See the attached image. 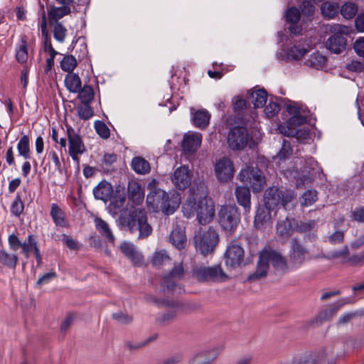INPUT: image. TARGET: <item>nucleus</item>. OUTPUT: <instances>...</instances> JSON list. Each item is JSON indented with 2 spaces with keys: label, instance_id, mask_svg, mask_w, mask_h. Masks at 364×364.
<instances>
[{
  "label": "nucleus",
  "instance_id": "obj_22",
  "mask_svg": "<svg viewBox=\"0 0 364 364\" xmlns=\"http://www.w3.org/2000/svg\"><path fill=\"white\" fill-rule=\"evenodd\" d=\"M235 194L238 204L243 207L245 213H250L251 210V194L249 188L238 186L235 189Z\"/></svg>",
  "mask_w": 364,
  "mask_h": 364
},
{
  "label": "nucleus",
  "instance_id": "obj_15",
  "mask_svg": "<svg viewBox=\"0 0 364 364\" xmlns=\"http://www.w3.org/2000/svg\"><path fill=\"white\" fill-rule=\"evenodd\" d=\"M191 171L186 166L177 168L171 176L172 182L181 190H183L191 185Z\"/></svg>",
  "mask_w": 364,
  "mask_h": 364
},
{
  "label": "nucleus",
  "instance_id": "obj_47",
  "mask_svg": "<svg viewBox=\"0 0 364 364\" xmlns=\"http://www.w3.org/2000/svg\"><path fill=\"white\" fill-rule=\"evenodd\" d=\"M210 352H202L195 355L190 364H209L215 359V355H210Z\"/></svg>",
  "mask_w": 364,
  "mask_h": 364
},
{
  "label": "nucleus",
  "instance_id": "obj_27",
  "mask_svg": "<svg viewBox=\"0 0 364 364\" xmlns=\"http://www.w3.org/2000/svg\"><path fill=\"white\" fill-rule=\"evenodd\" d=\"M348 301H345V299H342L339 300L337 303L332 305L331 307L323 309L321 311L316 318V320L317 322L323 323L324 321H329L336 312L345 304H347Z\"/></svg>",
  "mask_w": 364,
  "mask_h": 364
},
{
  "label": "nucleus",
  "instance_id": "obj_48",
  "mask_svg": "<svg viewBox=\"0 0 364 364\" xmlns=\"http://www.w3.org/2000/svg\"><path fill=\"white\" fill-rule=\"evenodd\" d=\"M306 122V117H304L300 114L293 115L287 122V127H283L281 128V132L284 131V130H288L289 127L296 129V127L297 126L304 124Z\"/></svg>",
  "mask_w": 364,
  "mask_h": 364
},
{
  "label": "nucleus",
  "instance_id": "obj_6",
  "mask_svg": "<svg viewBox=\"0 0 364 364\" xmlns=\"http://www.w3.org/2000/svg\"><path fill=\"white\" fill-rule=\"evenodd\" d=\"M345 27L341 25H334L331 28V35L326 41L327 49L333 53H343L347 46V41L344 33Z\"/></svg>",
  "mask_w": 364,
  "mask_h": 364
},
{
  "label": "nucleus",
  "instance_id": "obj_37",
  "mask_svg": "<svg viewBox=\"0 0 364 364\" xmlns=\"http://www.w3.org/2000/svg\"><path fill=\"white\" fill-rule=\"evenodd\" d=\"M326 58L318 52L311 54L306 61V64L311 68L321 70L324 68Z\"/></svg>",
  "mask_w": 364,
  "mask_h": 364
},
{
  "label": "nucleus",
  "instance_id": "obj_31",
  "mask_svg": "<svg viewBox=\"0 0 364 364\" xmlns=\"http://www.w3.org/2000/svg\"><path fill=\"white\" fill-rule=\"evenodd\" d=\"M110 203L107 206V210L112 216H115L118 214L119 211L124 206L126 196L124 193H116L109 200Z\"/></svg>",
  "mask_w": 364,
  "mask_h": 364
},
{
  "label": "nucleus",
  "instance_id": "obj_61",
  "mask_svg": "<svg viewBox=\"0 0 364 364\" xmlns=\"http://www.w3.org/2000/svg\"><path fill=\"white\" fill-rule=\"evenodd\" d=\"M177 316L176 310L171 309L167 312L163 314L159 318V321L162 324L168 323L172 321H173Z\"/></svg>",
  "mask_w": 364,
  "mask_h": 364
},
{
  "label": "nucleus",
  "instance_id": "obj_8",
  "mask_svg": "<svg viewBox=\"0 0 364 364\" xmlns=\"http://www.w3.org/2000/svg\"><path fill=\"white\" fill-rule=\"evenodd\" d=\"M196 210L197 219L200 225L209 223L215 216L214 203L207 197H203L198 200Z\"/></svg>",
  "mask_w": 364,
  "mask_h": 364
},
{
  "label": "nucleus",
  "instance_id": "obj_24",
  "mask_svg": "<svg viewBox=\"0 0 364 364\" xmlns=\"http://www.w3.org/2000/svg\"><path fill=\"white\" fill-rule=\"evenodd\" d=\"M128 197L133 203L139 205L144 198V193L141 185L135 181H132L128 184Z\"/></svg>",
  "mask_w": 364,
  "mask_h": 364
},
{
  "label": "nucleus",
  "instance_id": "obj_5",
  "mask_svg": "<svg viewBox=\"0 0 364 364\" xmlns=\"http://www.w3.org/2000/svg\"><path fill=\"white\" fill-rule=\"evenodd\" d=\"M193 277L200 282L223 280L226 275L220 265L213 267L196 266L192 270Z\"/></svg>",
  "mask_w": 364,
  "mask_h": 364
},
{
  "label": "nucleus",
  "instance_id": "obj_52",
  "mask_svg": "<svg viewBox=\"0 0 364 364\" xmlns=\"http://www.w3.org/2000/svg\"><path fill=\"white\" fill-rule=\"evenodd\" d=\"M156 339V336H151L145 340L143 341H129L125 343V346L129 349L130 350H137L142 348H144L145 346H146L148 343L151 342L152 341Z\"/></svg>",
  "mask_w": 364,
  "mask_h": 364
},
{
  "label": "nucleus",
  "instance_id": "obj_42",
  "mask_svg": "<svg viewBox=\"0 0 364 364\" xmlns=\"http://www.w3.org/2000/svg\"><path fill=\"white\" fill-rule=\"evenodd\" d=\"M18 262L16 255H10L5 250H0V263L11 269H15Z\"/></svg>",
  "mask_w": 364,
  "mask_h": 364
},
{
  "label": "nucleus",
  "instance_id": "obj_41",
  "mask_svg": "<svg viewBox=\"0 0 364 364\" xmlns=\"http://www.w3.org/2000/svg\"><path fill=\"white\" fill-rule=\"evenodd\" d=\"M321 9L325 17L332 18L338 13L339 6L337 3L326 1L323 3Z\"/></svg>",
  "mask_w": 364,
  "mask_h": 364
},
{
  "label": "nucleus",
  "instance_id": "obj_16",
  "mask_svg": "<svg viewBox=\"0 0 364 364\" xmlns=\"http://www.w3.org/2000/svg\"><path fill=\"white\" fill-rule=\"evenodd\" d=\"M269 263L267 255L264 249L259 252L255 272L250 274L248 276L247 279L249 281H252L266 277L269 269Z\"/></svg>",
  "mask_w": 364,
  "mask_h": 364
},
{
  "label": "nucleus",
  "instance_id": "obj_10",
  "mask_svg": "<svg viewBox=\"0 0 364 364\" xmlns=\"http://www.w3.org/2000/svg\"><path fill=\"white\" fill-rule=\"evenodd\" d=\"M309 250L303 246L296 238H292L290 241L289 264L290 268L297 269L305 262L306 256Z\"/></svg>",
  "mask_w": 364,
  "mask_h": 364
},
{
  "label": "nucleus",
  "instance_id": "obj_32",
  "mask_svg": "<svg viewBox=\"0 0 364 364\" xmlns=\"http://www.w3.org/2000/svg\"><path fill=\"white\" fill-rule=\"evenodd\" d=\"M50 216L57 226H68L65 212L56 203L51 204Z\"/></svg>",
  "mask_w": 364,
  "mask_h": 364
},
{
  "label": "nucleus",
  "instance_id": "obj_38",
  "mask_svg": "<svg viewBox=\"0 0 364 364\" xmlns=\"http://www.w3.org/2000/svg\"><path fill=\"white\" fill-rule=\"evenodd\" d=\"M252 103L255 108L262 107L267 100V92L264 89L255 90L250 93Z\"/></svg>",
  "mask_w": 364,
  "mask_h": 364
},
{
  "label": "nucleus",
  "instance_id": "obj_44",
  "mask_svg": "<svg viewBox=\"0 0 364 364\" xmlns=\"http://www.w3.org/2000/svg\"><path fill=\"white\" fill-rule=\"evenodd\" d=\"M341 15L346 19L353 18L358 12V6L353 2H346L340 9Z\"/></svg>",
  "mask_w": 364,
  "mask_h": 364
},
{
  "label": "nucleus",
  "instance_id": "obj_12",
  "mask_svg": "<svg viewBox=\"0 0 364 364\" xmlns=\"http://www.w3.org/2000/svg\"><path fill=\"white\" fill-rule=\"evenodd\" d=\"M219 240L218 233L212 229L203 232V234L197 240H196V248L203 255L211 253Z\"/></svg>",
  "mask_w": 364,
  "mask_h": 364
},
{
  "label": "nucleus",
  "instance_id": "obj_46",
  "mask_svg": "<svg viewBox=\"0 0 364 364\" xmlns=\"http://www.w3.org/2000/svg\"><path fill=\"white\" fill-rule=\"evenodd\" d=\"M77 63L76 58L72 55H67L63 57L60 61L61 69L68 73H73L77 67Z\"/></svg>",
  "mask_w": 364,
  "mask_h": 364
},
{
  "label": "nucleus",
  "instance_id": "obj_39",
  "mask_svg": "<svg viewBox=\"0 0 364 364\" xmlns=\"http://www.w3.org/2000/svg\"><path fill=\"white\" fill-rule=\"evenodd\" d=\"M52 27L54 38L59 43H63L67 36V29L60 22L49 23Z\"/></svg>",
  "mask_w": 364,
  "mask_h": 364
},
{
  "label": "nucleus",
  "instance_id": "obj_25",
  "mask_svg": "<svg viewBox=\"0 0 364 364\" xmlns=\"http://www.w3.org/2000/svg\"><path fill=\"white\" fill-rule=\"evenodd\" d=\"M272 208L267 207L264 204L263 206H259L256 212L255 217V226L256 228H262L265 224H267L271 220V211Z\"/></svg>",
  "mask_w": 364,
  "mask_h": 364
},
{
  "label": "nucleus",
  "instance_id": "obj_60",
  "mask_svg": "<svg viewBox=\"0 0 364 364\" xmlns=\"http://www.w3.org/2000/svg\"><path fill=\"white\" fill-rule=\"evenodd\" d=\"M292 154V149L288 141L284 140L282 146L278 153V157L280 159H285Z\"/></svg>",
  "mask_w": 364,
  "mask_h": 364
},
{
  "label": "nucleus",
  "instance_id": "obj_59",
  "mask_svg": "<svg viewBox=\"0 0 364 364\" xmlns=\"http://www.w3.org/2000/svg\"><path fill=\"white\" fill-rule=\"evenodd\" d=\"M348 254H349L348 248V247L346 246L340 250H334V251L331 252L329 255H323L321 257L323 258H326L327 259H333L338 258V257H345L348 256Z\"/></svg>",
  "mask_w": 364,
  "mask_h": 364
},
{
  "label": "nucleus",
  "instance_id": "obj_18",
  "mask_svg": "<svg viewBox=\"0 0 364 364\" xmlns=\"http://www.w3.org/2000/svg\"><path fill=\"white\" fill-rule=\"evenodd\" d=\"M202 135L200 133L187 134L183 136L182 149L186 154H193L200 147Z\"/></svg>",
  "mask_w": 364,
  "mask_h": 364
},
{
  "label": "nucleus",
  "instance_id": "obj_11",
  "mask_svg": "<svg viewBox=\"0 0 364 364\" xmlns=\"http://www.w3.org/2000/svg\"><path fill=\"white\" fill-rule=\"evenodd\" d=\"M245 252L242 246L236 241H231L225 253V264L232 268L239 267L243 262Z\"/></svg>",
  "mask_w": 364,
  "mask_h": 364
},
{
  "label": "nucleus",
  "instance_id": "obj_62",
  "mask_svg": "<svg viewBox=\"0 0 364 364\" xmlns=\"http://www.w3.org/2000/svg\"><path fill=\"white\" fill-rule=\"evenodd\" d=\"M294 198V193L291 191H281V202L280 205L283 206L284 209L289 208V203H290Z\"/></svg>",
  "mask_w": 364,
  "mask_h": 364
},
{
  "label": "nucleus",
  "instance_id": "obj_19",
  "mask_svg": "<svg viewBox=\"0 0 364 364\" xmlns=\"http://www.w3.org/2000/svg\"><path fill=\"white\" fill-rule=\"evenodd\" d=\"M122 252L128 257L135 265L139 266L143 263V256L137 251L133 243L129 242H123L120 245Z\"/></svg>",
  "mask_w": 364,
  "mask_h": 364
},
{
  "label": "nucleus",
  "instance_id": "obj_63",
  "mask_svg": "<svg viewBox=\"0 0 364 364\" xmlns=\"http://www.w3.org/2000/svg\"><path fill=\"white\" fill-rule=\"evenodd\" d=\"M112 317L114 320L123 324L129 323L132 321V317L131 316L122 311L113 314Z\"/></svg>",
  "mask_w": 364,
  "mask_h": 364
},
{
  "label": "nucleus",
  "instance_id": "obj_54",
  "mask_svg": "<svg viewBox=\"0 0 364 364\" xmlns=\"http://www.w3.org/2000/svg\"><path fill=\"white\" fill-rule=\"evenodd\" d=\"M16 58L18 63H26L28 59L27 43L26 41H22L16 50Z\"/></svg>",
  "mask_w": 364,
  "mask_h": 364
},
{
  "label": "nucleus",
  "instance_id": "obj_21",
  "mask_svg": "<svg viewBox=\"0 0 364 364\" xmlns=\"http://www.w3.org/2000/svg\"><path fill=\"white\" fill-rule=\"evenodd\" d=\"M284 17L286 21L289 24V31L294 34L299 33L301 28L296 24L300 20V11L294 6L289 8L285 12Z\"/></svg>",
  "mask_w": 364,
  "mask_h": 364
},
{
  "label": "nucleus",
  "instance_id": "obj_20",
  "mask_svg": "<svg viewBox=\"0 0 364 364\" xmlns=\"http://www.w3.org/2000/svg\"><path fill=\"white\" fill-rule=\"evenodd\" d=\"M113 193L112 186L106 181H100L97 186L93 188V195L97 200H101L105 203L111 199Z\"/></svg>",
  "mask_w": 364,
  "mask_h": 364
},
{
  "label": "nucleus",
  "instance_id": "obj_49",
  "mask_svg": "<svg viewBox=\"0 0 364 364\" xmlns=\"http://www.w3.org/2000/svg\"><path fill=\"white\" fill-rule=\"evenodd\" d=\"M170 260L171 258L166 251L161 250L154 253L151 262L154 265L159 266L168 262Z\"/></svg>",
  "mask_w": 364,
  "mask_h": 364
},
{
  "label": "nucleus",
  "instance_id": "obj_9",
  "mask_svg": "<svg viewBox=\"0 0 364 364\" xmlns=\"http://www.w3.org/2000/svg\"><path fill=\"white\" fill-rule=\"evenodd\" d=\"M249 139V133L245 127H235L228 134V144L232 150H241L246 147Z\"/></svg>",
  "mask_w": 364,
  "mask_h": 364
},
{
  "label": "nucleus",
  "instance_id": "obj_55",
  "mask_svg": "<svg viewBox=\"0 0 364 364\" xmlns=\"http://www.w3.org/2000/svg\"><path fill=\"white\" fill-rule=\"evenodd\" d=\"M95 129L101 138L107 139L109 137V129L103 122L96 121L95 122Z\"/></svg>",
  "mask_w": 364,
  "mask_h": 364
},
{
  "label": "nucleus",
  "instance_id": "obj_1",
  "mask_svg": "<svg viewBox=\"0 0 364 364\" xmlns=\"http://www.w3.org/2000/svg\"><path fill=\"white\" fill-rule=\"evenodd\" d=\"M155 180L148 185L150 190L146 196V203L149 208L155 213L161 210L165 215H171L179 207L180 195L176 192L166 193L164 190L155 187Z\"/></svg>",
  "mask_w": 364,
  "mask_h": 364
},
{
  "label": "nucleus",
  "instance_id": "obj_33",
  "mask_svg": "<svg viewBox=\"0 0 364 364\" xmlns=\"http://www.w3.org/2000/svg\"><path fill=\"white\" fill-rule=\"evenodd\" d=\"M210 118V114L205 109H199L193 113V122L199 129L205 128Z\"/></svg>",
  "mask_w": 364,
  "mask_h": 364
},
{
  "label": "nucleus",
  "instance_id": "obj_53",
  "mask_svg": "<svg viewBox=\"0 0 364 364\" xmlns=\"http://www.w3.org/2000/svg\"><path fill=\"white\" fill-rule=\"evenodd\" d=\"M317 200V192L315 190H308L304 193L301 198V203L304 206L311 205Z\"/></svg>",
  "mask_w": 364,
  "mask_h": 364
},
{
  "label": "nucleus",
  "instance_id": "obj_23",
  "mask_svg": "<svg viewBox=\"0 0 364 364\" xmlns=\"http://www.w3.org/2000/svg\"><path fill=\"white\" fill-rule=\"evenodd\" d=\"M264 200L267 207L275 210L280 205L281 191L274 186L269 188L265 192Z\"/></svg>",
  "mask_w": 364,
  "mask_h": 364
},
{
  "label": "nucleus",
  "instance_id": "obj_35",
  "mask_svg": "<svg viewBox=\"0 0 364 364\" xmlns=\"http://www.w3.org/2000/svg\"><path fill=\"white\" fill-rule=\"evenodd\" d=\"M131 166L132 169L139 174H146L150 171L151 168L149 163L140 156L134 157Z\"/></svg>",
  "mask_w": 364,
  "mask_h": 364
},
{
  "label": "nucleus",
  "instance_id": "obj_2",
  "mask_svg": "<svg viewBox=\"0 0 364 364\" xmlns=\"http://www.w3.org/2000/svg\"><path fill=\"white\" fill-rule=\"evenodd\" d=\"M119 225L127 227L131 232H139V238L147 237L152 232V228L147 222L145 209L132 207L128 212L122 213L119 218Z\"/></svg>",
  "mask_w": 364,
  "mask_h": 364
},
{
  "label": "nucleus",
  "instance_id": "obj_29",
  "mask_svg": "<svg viewBox=\"0 0 364 364\" xmlns=\"http://www.w3.org/2000/svg\"><path fill=\"white\" fill-rule=\"evenodd\" d=\"M294 219H289L288 218L279 222L277 225V234L283 238L289 237L294 231Z\"/></svg>",
  "mask_w": 364,
  "mask_h": 364
},
{
  "label": "nucleus",
  "instance_id": "obj_57",
  "mask_svg": "<svg viewBox=\"0 0 364 364\" xmlns=\"http://www.w3.org/2000/svg\"><path fill=\"white\" fill-rule=\"evenodd\" d=\"M280 110V106L277 102L269 100L268 105L264 108V114L268 117H272Z\"/></svg>",
  "mask_w": 364,
  "mask_h": 364
},
{
  "label": "nucleus",
  "instance_id": "obj_7",
  "mask_svg": "<svg viewBox=\"0 0 364 364\" xmlns=\"http://www.w3.org/2000/svg\"><path fill=\"white\" fill-rule=\"evenodd\" d=\"M65 127L68 140L69 155L74 161H77L78 156L86 151L85 146L78 132L68 124H65Z\"/></svg>",
  "mask_w": 364,
  "mask_h": 364
},
{
  "label": "nucleus",
  "instance_id": "obj_43",
  "mask_svg": "<svg viewBox=\"0 0 364 364\" xmlns=\"http://www.w3.org/2000/svg\"><path fill=\"white\" fill-rule=\"evenodd\" d=\"M78 93V98L82 103H90L95 96L94 90L90 85H84L80 87V90L77 92Z\"/></svg>",
  "mask_w": 364,
  "mask_h": 364
},
{
  "label": "nucleus",
  "instance_id": "obj_50",
  "mask_svg": "<svg viewBox=\"0 0 364 364\" xmlns=\"http://www.w3.org/2000/svg\"><path fill=\"white\" fill-rule=\"evenodd\" d=\"M78 117L83 120H87L94 115V111L90 103H82L77 107Z\"/></svg>",
  "mask_w": 364,
  "mask_h": 364
},
{
  "label": "nucleus",
  "instance_id": "obj_56",
  "mask_svg": "<svg viewBox=\"0 0 364 364\" xmlns=\"http://www.w3.org/2000/svg\"><path fill=\"white\" fill-rule=\"evenodd\" d=\"M24 209V205L19 196H17L15 200L13 201L11 205V213L16 216L19 217L23 213Z\"/></svg>",
  "mask_w": 364,
  "mask_h": 364
},
{
  "label": "nucleus",
  "instance_id": "obj_3",
  "mask_svg": "<svg viewBox=\"0 0 364 364\" xmlns=\"http://www.w3.org/2000/svg\"><path fill=\"white\" fill-rule=\"evenodd\" d=\"M239 178L242 183L249 184L254 193L260 192L266 186V178L257 166H248L242 169Z\"/></svg>",
  "mask_w": 364,
  "mask_h": 364
},
{
  "label": "nucleus",
  "instance_id": "obj_58",
  "mask_svg": "<svg viewBox=\"0 0 364 364\" xmlns=\"http://www.w3.org/2000/svg\"><path fill=\"white\" fill-rule=\"evenodd\" d=\"M197 205V202H187L184 203L182 206V210L184 216L187 218H192L195 213H196V206Z\"/></svg>",
  "mask_w": 364,
  "mask_h": 364
},
{
  "label": "nucleus",
  "instance_id": "obj_36",
  "mask_svg": "<svg viewBox=\"0 0 364 364\" xmlns=\"http://www.w3.org/2000/svg\"><path fill=\"white\" fill-rule=\"evenodd\" d=\"M282 133L287 136H294L300 142L310 139L311 134L309 129L306 128L296 129L289 127L288 130L282 131Z\"/></svg>",
  "mask_w": 364,
  "mask_h": 364
},
{
  "label": "nucleus",
  "instance_id": "obj_28",
  "mask_svg": "<svg viewBox=\"0 0 364 364\" xmlns=\"http://www.w3.org/2000/svg\"><path fill=\"white\" fill-rule=\"evenodd\" d=\"M70 6H50L48 11L49 23L59 22L58 21L70 13Z\"/></svg>",
  "mask_w": 364,
  "mask_h": 364
},
{
  "label": "nucleus",
  "instance_id": "obj_14",
  "mask_svg": "<svg viewBox=\"0 0 364 364\" xmlns=\"http://www.w3.org/2000/svg\"><path fill=\"white\" fill-rule=\"evenodd\" d=\"M269 262H271L277 274H284L288 272L289 267L287 260L281 253L271 249H264Z\"/></svg>",
  "mask_w": 364,
  "mask_h": 364
},
{
  "label": "nucleus",
  "instance_id": "obj_40",
  "mask_svg": "<svg viewBox=\"0 0 364 364\" xmlns=\"http://www.w3.org/2000/svg\"><path fill=\"white\" fill-rule=\"evenodd\" d=\"M17 149L18 154L28 159L31 156L29 137L27 135H23L21 137L17 144Z\"/></svg>",
  "mask_w": 364,
  "mask_h": 364
},
{
  "label": "nucleus",
  "instance_id": "obj_34",
  "mask_svg": "<svg viewBox=\"0 0 364 364\" xmlns=\"http://www.w3.org/2000/svg\"><path fill=\"white\" fill-rule=\"evenodd\" d=\"M81 80L78 75L68 73L65 77V85L70 92L77 93L82 86Z\"/></svg>",
  "mask_w": 364,
  "mask_h": 364
},
{
  "label": "nucleus",
  "instance_id": "obj_4",
  "mask_svg": "<svg viewBox=\"0 0 364 364\" xmlns=\"http://www.w3.org/2000/svg\"><path fill=\"white\" fill-rule=\"evenodd\" d=\"M240 221V213L236 205H225L219 211V223L229 233H232Z\"/></svg>",
  "mask_w": 364,
  "mask_h": 364
},
{
  "label": "nucleus",
  "instance_id": "obj_30",
  "mask_svg": "<svg viewBox=\"0 0 364 364\" xmlns=\"http://www.w3.org/2000/svg\"><path fill=\"white\" fill-rule=\"evenodd\" d=\"M95 225L96 230L100 233V235L106 238L109 242L113 243L114 242V236L109 224L100 218H95Z\"/></svg>",
  "mask_w": 364,
  "mask_h": 364
},
{
  "label": "nucleus",
  "instance_id": "obj_26",
  "mask_svg": "<svg viewBox=\"0 0 364 364\" xmlns=\"http://www.w3.org/2000/svg\"><path fill=\"white\" fill-rule=\"evenodd\" d=\"M169 240L177 249L181 250L184 248L186 242L184 229L182 227L176 225L170 234Z\"/></svg>",
  "mask_w": 364,
  "mask_h": 364
},
{
  "label": "nucleus",
  "instance_id": "obj_17",
  "mask_svg": "<svg viewBox=\"0 0 364 364\" xmlns=\"http://www.w3.org/2000/svg\"><path fill=\"white\" fill-rule=\"evenodd\" d=\"M184 274V269L181 264L175 265L171 271L164 277V284L168 290L174 291L176 288L181 289L178 286L176 282L181 279Z\"/></svg>",
  "mask_w": 364,
  "mask_h": 364
},
{
  "label": "nucleus",
  "instance_id": "obj_45",
  "mask_svg": "<svg viewBox=\"0 0 364 364\" xmlns=\"http://www.w3.org/2000/svg\"><path fill=\"white\" fill-rule=\"evenodd\" d=\"M33 244H35L36 246H38L36 237L33 234H30L27 240L23 242L21 245L22 253L26 258L29 257L31 252L34 251Z\"/></svg>",
  "mask_w": 364,
  "mask_h": 364
},
{
  "label": "nucleus",
  "instance_id": "obj_51",
  "mask_svg": "<svg viewBox=\"0 0 364 364\" xmlns=\"http://www.w3.org/2000/svg\"><path fill=\"white\" fill-rule=\"evenodd\" d=\"M308 50L304 48H301L299 46H294L289 49H288L287 52V58L291 60H299L301 58Z\"/></svg>",
  "mask_w": 364,
  "mask_h": 364
},
{
  "label": "nucleus",
  "instance_id": "obj_64",
  "mask_svg": "<svg viewBox=\"0 0 364 364\" xmlns=\"http://www.w3.org/2000/svg\"><path fill=\"white\" fill-rule=\"evenodd\" d=\"M302 14L306 16H312L315 11V6L309 1H303L301 6Z\"/></svg>",
  "mask_w": 364,
  "mask_h": 364
},
{
  "label": "nucleus",
  "instance_id": "obj_13",
  "mask_svg": "<svg viewBox=\"0 0 364 364\" xmlns=\"http://www.w3.org/2000/svg\"><path fill=\"white\" fill-rule=\"evenodd\" d=\"M234 172L233 163L227 157L219 159L215 165V176L221 182L231 181L234 176Z\"/></svg>",
  "mask_w": 364,
  "mask_h": 364
}]
</instances>
